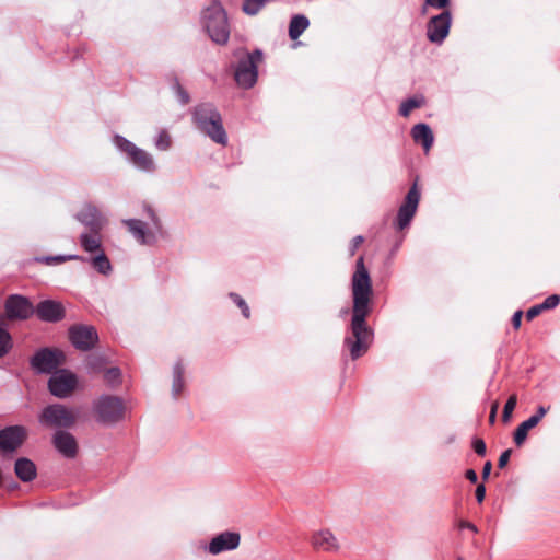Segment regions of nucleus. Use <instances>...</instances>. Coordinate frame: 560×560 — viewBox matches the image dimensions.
<instances>
[{
  "instance_id": "42",
  "label": "nucleus",
  "mask_w": 560,
  "mask_h": 560,
  "mask_svg": "<svg viewBox=\"0 0 560 560\" xmlns=\"http://www.w3.org/2000/svg\"><path fill=\"white\" fill-rule=\"evenodd\" d=\"M548 410H549V407L539 406V407L537 408L536 413H535V415H533V416H530L529 418H530V419H534V422H535L536 424H538V423L541 421V419L546 416V413L548 412Z\"/></svg>"
},
{
  "instance_id": "1",
  "label": "nucleus",
  "mask_w": 560,
  "mask_h": 560,
  "mask_svg": "<svg viewBox=\"0 0 560 560\" xmlns=\"http://www.w3.org/2000/svg\"><path fill=\"white\" fill-rule=\"evenodd\" d=\"M351 320L349 335L345 337L343 345L348 348L351 359L357 360L368 352L374 339V331L366 322L373 308V288L363 256H360L355 262V270L351 278Z\"/></svg>"
},
{
  "instance_id": "45",
  "label": "nucleus",
  "mask_w": 560,
  "mask_h": 560,
  "mask_svg": "<svg viewBox=\"0 0 560 560\" xmlns=\"http://www.w3.org/2000/svg\"><path fill=\"white\" fill-rule=\"evenodd\" d=\"M511 454H512V450H505L499 457V460H498V467L499 468H504L509 460H510V457H511Z\"/></svg>"
},
{
  "instance_id": "32",
  "label": "nucleus",
  "mask_w": 560,
  "mask_h": 560,
  "mask_svg": "<svg viewBox=\"0 0 560 560\" xmlns=\"http://www.w3.org/2000/svg\"><path fill=\"white\" fill-rule=\"evenodd\" d=\"M172 88L174 89V91H175V93L177 95L178 101L183 105H186V104L189 103L190 96H189L188 92L180 85V83H179L177 78H174L173 83H172Z\"/></svg>"
},
{
  "instance_id": "12",
  "label": "nucleus",
  "mask_w": 560,
  "mask_h": 560,
  "mask_svg": "<svg viewBox=\"0 0 560 560\" xmlns=\"http://www.w3.org/2000/svg\"><path fill=\"white\" fill-rule=\"evenodd\" d=\"M27 432L22 425H11L0 430V451L15 452L26 440Z\"/></svg>"
},
{
  "instance_id": "18",
  "label": "nucleus",
  "mask_w": 560,
  "mask_h": 560,
  "mask_svg": "<svg viewBox=\"0 0 560 560\" xmlns=\"http://www.w3.org/2000/svg\"><path fill=\"white\" fill-rule=\"evenodd\" d=\"M57 451L67 458L75 457L78 453V444L74 436L66 431H57L52 439Z\"/></svg>"
},
{
  "instance_id": "24",
  "label": "nucleus",
  "mask_w": 560,
  "mask_h": 560,
  "mask_svg": "<svg viewBox=\"0 0 560 560\" xmlns=\"http://www.w3.org/2000/svg\"><path fill=\"white\" fill-rule=\"evenodd\" d=\"M310 21L303 14H296L294 15L289 24V37L292 40L298 39L304 31L308 27Z\"/></svg>"
},
{
  "instance_id": "27",
  "label": "nucleus",
  "mask_w": 560,
  "mask_h": 560,
  "mask_svg": "<svg viewBox=\"0 0 560 560\" xmlns=\"http://www.w3.org/2000/svg\"><path fill=\"white\" fill-rule=\"evenodd\" d=\"M91 265L102 275H108L112 271V264L103 250L91 259Z\"/></svg>"
},
{
  "instance_id": "7",
  "label": "nucleus",
  "mask_w": 560,
  "mask_h": 560,
  "mask_svg": "<svg viewBox=\"0 0 560 560\" xmlns=\"http://www.w3.org/2000/svg\"><path fill=\"white\" fill-rule=\"evenodd\" d=\"M68 335L72 346L80 351H90L98 342L97 331L90 325H72L68 330Z\"/></svg>"
},
{
  "instance_id": "2",
  "label": "nucleus",
  "mask_w": 560,
  "mask_h": 560,
  "mask_svg": "<svg viewBox=\"0 0 560 560\" xmlns=\"http://www.w3.org/2000/svg\"><path fill=\"white\" fill-rule=\"evenodd\" d=\"M191 115L192 121L199 131L218 144L225 145L228 143L222 116L213 104L201 103L194 107Z\"/></svg>"
},
{
  "instance_id": "38",
  "label": "nucleus",
  "mask_w": 560,
  "mask_h": 560,
  "mask_svg": "<svg viewBox=\"0 0 560 560\" xmlns=\"http://www.w3.org/2000/svg\"><path fill=\"white\" fill-rule=\"evenodd\" d=\"M559 303H560V295L551 294L548 298H546L542 303H540V307L544 311H548V310H552V308L557 307L559 305Z\"/></svg>"
},
{
  "instance_id": "35",
  "label": "nucleus",
  "mask_w": 560,
  "mask_h": 560,
  "mask_svg": "<svg viewBox=\"0 0 560 560\" xmlns=\"http://www.w3.org/2000/svg\"><path fill=\"white\" fill-rule=\"evenodd\" d=\"M121 373L118 368H109L105 371L104 378L109 385H116L120 382Z\"/></svg>"
},
{
  "instance_id": "21",
  "label": "nucleus",
  "mask_w": 560,
  "mask_h": 560,
  "mask_svg": "<svg viewBox=\"0 0 560 560\" xmlns=\"http://www.w3.org/2000/svg\"><path fill=\"white\" fill-rule=\"evenodd\" d=\"M16 477L23 482H30L36 478L37 469L35 464L25 457L18 458L14 465Z\"/></svg>"
},
{
  "instance_id": "50",
  "label": "nucleus",
  "mask_w": 560,
  "mask_h": 560,
  "mask_svg": "<svg viewBox=\"0 0 560 560\" xmlns=\"http://www.w3.org/2000/svg\"><path fill=\"white\" fill-rule=\"evenodd\" d=\"M465 477L471 483H477V481H478V475L474 469H467L465 472Z\"/></svg>"
},
{
  "instance_id": "33",
  "label": "nucleus",
  "mask_w": 560,
  "mask_h": 560,
  "mask_svg": "<svg viewBox=\"0 0 560 560\" xmlns=\"http://www.w3.org/2000/svg\"><path fill=\"white\" fill-rule=\"evenodd\" d=\"M172 145V139L171 136L166 130L160 131L155 139V147L161 151H166Z\"/></svg>"
},
{
  "instance_id": "47",
  "label": "nucleus",
  "mask_w": 560,
  "mask_h": 560,
  "mask_svg": "<svg viewBox=\"0 0 560 560\" xmlns=\"http://www.w3.org/2000/svg\"><path fill=\"white\" fill-rule=\"evenodd\" d=\"M476 500L478 503H482L486 498V487L485 485L480 483L477 486L475 491Z\"/></svg>"
},
{
  "instance_id": "15",
  "label": "nucleus",
  "mask_w": 560,
  "mask_h": 560,
  "mask_svg": "<svg viewBox=\"0 0 560 560\" xmlns=\"http://www.w3.org/2000/svg\"><path fill=\"white\" fill-rule=\"evenodd\" d=\"M75 219L90 231L103 230L107 222L101 211L91 203L85 205L75 214Z\"/></svg>"
},
{
  "instance_id": "48",
  "label": "nucleus",
  "mask_w": 560,
  "mask_h": 560,
  "mask_svg": "<svg viewBox=\"0 0 560 560\" xmlns=\"http://www.w3.org/2000/svg\"><path fill=\"white\" fill-rule=\"evenodd\" d=\"M522 316H523V312L522 311H516L513 314V316H512V326H513L514 329H518L521 327Z\"/></svg>"
},
{
  "instance_id": "26",
  "label": "nucleus",
  "mask_w": 560,
  "mask_h": 560,
  "mask_svg": "<svg viewBox=\"0 0 560 560\" xmlns=\"http://www.w3.org/2000/svg\"><path fill=\"white\" fill-rule=\"evenodd\" d=\"M537 424L534 419L528 418L523 421L514 431V442L517 446H522L527 439L528 431L535 428Z\"/></svg>"
},
{
  "instance_id": "40",
  "label": "nucleus",
  "mask_w": 560,
  "mask_h": 560,
  "mask_svg": "<svg viewBox=\"0 0 560 560\" xmlns=\"http://www.w3.org/2000/svg\"><path fill=\"white\" fill-rule=\"evenodd\" d=\"M474 451L476 452L477 455L479 456H485L486 455V452H487V447H486V443L482 439L480 438H475L472 440V444H471Z\"/></svg>"
},
{
  "instance_id": "29",
  "label": "nucleus",
  "mask_w": 560,
  "mask_h": 560,
  "mask_svg": "<svg viewBox=\"0 0 560 560\" xmlns=\"http://www.w3.org/2000/svg\"><path fill=\"white\" fill-rule=\"evenodd\" d=\"M114 141L118 149L127 154L128 159L131 158L132 152L139 149L135 143L118 135L115 136Z\"/></svg>"
},
{
  "instance_id": "51",
  "label": "nucleus",
  "mask_w": 560,
  "mask_h": 560,
  "mask_svg": "<svg viewBox=\"0 0 560 560\" xmlns=\"http://www.w3.org/2000/svg\"><path fill=\"white\" fill-rule=\"evenodd\" d=\"M491 469H492L491 462H489V460L486 462L483 465V468H482V479L483 480H487L489 478Z\"/></svg>"
},
{
  "instance_id": "37",
  "label": "nucleus",
  "mask_w": 560,
  "mask_h": 560,
  "mask_svg": "<svg viewBox=\"0 0 560 560\" xmlns=\"http://www.w3.org/2000/svg\"><path fill=\"white\" fill-rule=\"evenodd\" d=\"M144 210H145L147 215L151 219L155 231L158 233L162 234V223H161L159 217L156 215L155 211L153 210V208L150 206H145Z\"/></svg>"
},
{
  "instance_id": "17",
  "label": "nucleus",
  "mask_w": 560,
  "mask_h": 560,
  "mask_svg": "<svg viewBox=\"0 0 560 560\" xmlns=\"http://www.w3.org/2000/svg\"><path fill=\"white\" fill-rule=\"evenodd\" d=\"M311 545L317 551L336 552L339 550V542L329 529H320L311 536Z\"/></svg>"
},
{
  "instance_id": "34",
  "label": "nucleus",
  "mask_w": 560,
  "mask_h": 560,
  "mask_svg": "<svg viewBox=\"0 0 560 560\" xmlns=\"http://www.w3.org/2000/svg\"><path fill=\"white\" fill-rule=\"evenodd\" d=\"M516 404H517V397L515 394L511 395L505 405H504V408H503V412H502V420L504 422H508L510 421L511 419V416H512V412L513 410L515 409L516 407Z\"/></svg>"
},
{
  "instance_id": "6",
  "label": "nucleus",
  "mask_w": 560,
  "mask_h": 560,
  "mask_svg": "<svg viewBox=\"0 0 560 560\" xmlns=\"http://www.w3.org/2000/svg\"><path fill=\"white\" fill-rule=\"evenodd\" d=\"M77 420L74 412L61 404L45 407L39 415V422L49 428H71Z\"/></svg>"
},
{
  "instance_id": "49",
  "label": "nucleus",
  "mask_w": 560,
  "mask_h": 560,
  "mask_svg": "<svg viewBox=\"0 0 560 560\" xmlns=\"http://www.w3.org/2000/svg\"><path fill=\"white\" fill-rule=\"evenodd\" d=\"M498 408H499V402L498 401H494L491 406V410H490V415H489V422L492 424L494 423L495 419H497V412H498Z\"/></svg>"
},
{
  "instance_id": "39",
  "label": "nucleus",
  "mask_w": 560,
  "mask_h": 560,
  "mask_svg": "<svg viewBox=\"0 0 560 560\" xmlns=\"http://www.w3.org/2000/svg\"><path fill=\"white\" fill-rule=\"evenodd\" d=\"M85 260L84 257H81V256H78V255H70V256H48V257H45L43 258L44 261H46L47 264H51V262H63L66 260Z\"/></svg>"
},
{
  "instance_id": "9",
  "label": "nucleus",
  "mask_w": 560,
  "mask_h": 560,
  "mask_svg": "<svg viewBox=\"0 0 560 560\" xmlns=\"http://www.w3.org/2000/svg\"><path fill=\"white\" fill-rule=\"evenodd\" d=\"M420 200V191L418 189L417 180L408 190L402 205L399 207L397 212L396 228L404 230L409 226L413 219Z\"/></svg>"
},
{
  "instance_id": "16",
  "label": "nucleus",
  "mask_w": 560,
  "mask_h": 560,
  "mask_svg": "<svg viewBox=\"0 0 560 560\" xmlns=\"http://www.w3.org/2000/svg\"><path fill=\"white\" fill-rule=\"evenodd\" d=\"M240 534L233 532H224L211 539L208 545V551L211 555H218L223 551L234 550L240 545Z\"/></svg>"
},
{
  "instance_id": "13",
  "label": "nucleus",
  "mask_w": 560,
  "mask_h": 560,
  "mask_svg": "<svg viewBox=\"0 0 560 560\" xmlns=\"http://www.w3.org/2000/svg\"><path fill=\"white\" fill-rule=\"evenodd\" d=\"M9 319H27L34 314V307L30 300L19 294L10 295L4 304Z\"/></svg>"
},
{
  "instance_id": "31",
  "label": "nucleus",
  "mask_w": 560,
  "mask_h": 560,
  "mask_svg": "<svg viewBox=\"0 0 560 560\" xmlns=\"http://www.w3.org/2000/svg\"><path fill=\"white\" fill-rule=\"evenodd\" d=\"M12 346V337L10 332L5 328L0 327V358L9 353Z\"/></svg>"
},
{
  "instance_id": "30",
  "label": "nucleus",
  "mask_w": 560,
  "mask_h": 560,
  "mask_svg": "<svg viewBox=\"0 0 560 560\" xmlns=\"http://www.w3.org/2000/svg\"><path fill=\"white\" fill-rule=\"evenodd\" d=\"M114 141L118 149L127 154L128 159L131 158L132 152L139 149L135 143L118 135L115 136Z\"/></svg>"
},
{
  "instance_id": "43",
  "label": "nucleus",
  "mask_w": 560,
  "mask_h": 560,
  "mask_svg": "<svg viewBox=\"0 0 560 560\" xmlns=\"http://www.w3.org/2000/svg\"><path fill=\"white\" fill-rule=\"evenodd\" d=\"M364 238L361 235H358L352 238L351 244L349 246V254L350 256H353L359 248V246L363 243Z\"/></svg>"
},
{
  "instance_id": "3",
  "label": "nucleus",
  "mask_w": 560,
  "mask_h": 560,
  "mask_svg": "<svg viewBox=\"0 0 560 560\" xmlns=\"http://www.w3.org/2000/svg\"><path fill=\"white\" fill-rule=\"evenodd\" d=\"M233 56L237 59L234 66V79L237 85L243 89L253 88L258 78V65L264 59L262 50L256 48L249 52L245 48H238L234 50Z\"/></svg>"
},
{
  "instance_id": "11",
  "label": "nucleus",
  "mask_w": 560,
  "mask_h": 560,
  "mask_svg": "<svg viewBox=\"0 0 560 560\" xmlns=\"http://www.w3.org/2000/svg\"><path fill=\"white\" fill-rule=\"evenodd\" d=\"M77 386V377L68 371L55 373L48 381L49 392L59 398L68 397Z\"/></svg>"
},
{
  "instance_id": "20",
  "label": "nucleus",
  "mask_w": 560,
  "mask_h": 560,
  "mask_svg": "<svg viewBox=\"0 0 560 560\" xmlns=\"http://www.w3.org/2000/svg\"><path fill=\"white\" fill-rule=\"evenodd\" d=\"M411 137L416 143L422 144L425 151H429L434 142V137L429 125L424 122L417 124L411 129Z\"/></svg>"
},
{
  "instance_id": "46",
  "label": "nucleus",
  "mask_w": 560,
  "mask_h": 560,
  "mask_svg": "<svg viewBox=\"0 0 560 560\" xmlns=\"http://www.w3.org/2000/svg\"><path fill=\"white\" fill-rule=\"evenodd\" d=\"M102 364H103V360L100 357H90L88 359V365L93 371L101 369Z\"/></svg>"
},
{
  "instance_id": "25",
  "label": "nucleus",
  "mask_w": 560,
  "mask_h": 560,
  "mask_svg": "<svg viewBox=\"0 0 560 560\" xmlns=\"http://www.w3.org/2000/svg\"><path fill=\"white\" fill-rule=\"evenodd\" d=\"M184 365L182 360L177 361L173 370V386L172 395L176 399L179 397L184 389Z\"/></svg>"
},
{
  "instance_id": "52",
  "label": "nucleus",
  "mask_w": 560,
  "mask_h": 560,
  "mask_svg": "<svg viewBox=\"0 0 560 560\" xmlns=\"http://www.w3.org/2000/svg\"><path fill=\"white\" fill-rule=\"evenodd\" d=\"M459 528H467V529H470L474 533L478 532V528L476 527V525L470 523V522H468V521H460L459 522Z\"/></svg>"
},
{
  "instance_id": "5",
  "label": "nucleus",
  "mask_w": 560,
  "mask_h": 560,
  "mask_svg": "<svg viewBox=\"0 0 560 560\" xmlns=\"http://www.w3.org/2000/svg\"><path fill=\"white\" fill-rule=\"evenodd\" d=\"M94 411L102 423H116L124 418L125 405L121 398L103 395L94 402Z\"/></svg>"
},
{
  "instance_id": "23",
  "label": "nucleus",
  "mask_w": 560,
  "mask_h": 560,
  "mask_svg": "<svg viewBox=\"0 0 560 560\" xmlns=\"http://www.w3.org/2000/svg\"><path fill=\"white\" fill-rule=\"evenodd\" d=\"M129 161L137 168H139L143 172H147V173H153L156 170L153 156L149 152H147L140 148L137 151L132 152Z\"/></svg>"
},
{
  "instance_id": "36",
  "label": "nucleus",
  "mask_w": 560,
  "mask_h": 560,
  "mask_svg": "<svg viewBox=\"0 0 560 560\" xmlns=\"http://www.w3.org/2000/svg\"><path fill=\"white\" fill-rule=\"evenodd\" d=\"M230 298L241 308L242 314L244 315V317L245 318H249L250 312H249V307L246 304L245 300L241 295H238L237 293H233V292L230 293Z\"/></svg>"
},
{
  "instance_id": "53",
  "label": "nucleus",
  "mask_w": 560,
  "mask_h": 560,
  "mask_svg": "<svg viewBox=\"0 0 560 560\" xmlns=\"http://www.w3.org/2000/svg\"><path fill=\"white\" fill-rule=\"evenodd\" d=\"M456 560H464V559L459 557V558H457Z\"/></svg>"
},
{
  "instance_id": "41",
  "label": "nucleus",
  "mask_w": 560,
  "mask_h": 560,
  "mask_svg": "<svg viewBox=\"0 0 560 560\" xmlns=\"http://www.w3.org/2000/svg\"><path fill=\"white\" fill-rule=\"evenodd\" d=\"M542 312H544V310L540 307V304H536V305L532 306V307L526 312V319L530 322V320H533L535 317H537L538 315H540Z\"/></svg>"
},
{
  "instance_id": "8",
  "label": "nucleus",
  "mask_w": 560,
  "mask_h": 560,
  "mask_svg": "<svg viewBox=\"0 0 560 560\" xmlns=\"http://www.w3.org/2000/svg\"><path fill=\"white\" fill-rule=\"evenodd\" d=\"M452 14L448 10L432 16L427 23V37L436 45H441L450 33Z\"/></svg>"
},
{
  "instance_id": "10",
  "label": "nucleus",
  "mask_w": 560,
  "mask_h": 560,
  "mask_svg": "<svg viewBox=\"0 0 560 560\" xmlns=\"http://www.w3.org/2000/svg\"><path fill=\"white\" fill-rule=\"evenodd\" d=\"M62 353L59 350L43 348L31 359L32 368L38 373H51L61 364Z\"/></svg>"
},
{
  "instance_id": "44",
  "label": "nucleus",
  "mask_w": 560,
  "mask_h": 560,
  "mask_svg": "<svg viewBox=\"0 0 560 560\" xmlns=\"http://www.w3.org/2000/svg\"><path fill=\"white\" fill-rule=\"evenodd\" d=\"M425 3L435 9H444L450 5V0H425Z\"/></svg>"
},
{
  "instance_id": "22",
  "label": "nucleus",
  "mask_w": 560,
  "mask_h": 560,
  "mask_svg": "<svg viewBox=\"0 0 560 560\" xmlns=\"http://www.w3.org/2000/svg\"><path fill=\"white\" fill-rule=\"evenodd\" d=\"M80 245L88 253H100L102 249V230L88 231L80 235Z\"/></svg>"
},
{
  "instance_id": "14",
  "label": "nucleus",
  "mask_w": 560,
  "mask_h": 560,
  "mask_svg": "<svg viewBox=\"0 0 560 560\" xmlns=\"http://www.w3.org/2000/svg\"><path fill=\"white\" fill-rule=\"evenodd\" d=\"M36 316L47 323H58L66 316V311L60 302L54 300L40 301L34 308Z\"/></svg>"
},
{
  "instance_id": "28",
  "label": "nucleus",
  "mask_w": 560,
  "mask_h": 560,
  "mask_svg": "<svg viewBox=\"0 0 560 560\" xmlns=\"http://www.w3.org/2000/svg\"><path fill=\"white\" fill-rule=\"evenodd\" d=\"M423 105V98L409 97L400 104L399 114L402 117H408L411 110L420 108Z\"/></svg>"
},
{
  "instance_id": "19",
  "label": "nucleus",
  "mask_w": 560,
  "mask_h": 560,
  "mask_svg": "<svg viewBox=\"0 0 560 560\" xmlns=\"http://www.w3.org/2000/svg\"><path fill=\"white\" fill-rule=\"evenodd\" d=\"M122 223L140 244L151 245L155 243V234L145 229V223L143 221L138 219H128L124 220Z\"/></svg>"
},
{
  "instance_id": "4",
  "label": "nucleus",
  "mask_w": 560,
  "mask_h": 560,
  "mask_svg": "<svg viewBox=\"0 0 560 560\" xmlns=\"http://www.w3.org/2000/svg\"><path fill=\"white\" fill-rule=\"evenodd\" d=\"M205 28L210 38L224 45L230 38V28L224 9L219 3L209 5L202 13Z\"/></svg>"
}]
</instances>
